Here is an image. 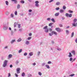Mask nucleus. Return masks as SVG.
<instances>
[{
    "label": "nucleus",
    "instance_id": "72a5a7b5",
    "mask_svg": "<svg viewBox=\"0 0 77 77\" xmlns=\"http://www.w3.org/2000/svg\"><path fill=\"white\" fill-rule=\"evenodd\" d=\"M60 5L59 2H56V5Z\"/></svg>",
    "mask_w": 77,
    "mask_h": 77
},
{
    "label": "nucleus",
    "instance_id": "6e6d98bb",
    "mask_svg": "<svg viewBox=\"0 0 77 77\" xmlns=\"http://www.w3.org/2000/svg\"><path fill=\"white\" fill-rule=\"evenodd\" d=\"M19 63V61L18 60L16 62V63L17 65L18 63Z\"/></svg>",
    "mask_w": 77,
    "mask_h": 77
},
{
    "label": "nucleus",
    "instance_id": "a878e982",
    "mask_svg": "<svg viewBox=\"0 0 77 77\" xmlns=\"http://www.w3.org/2000/svg\"><path fill=\"white\" fill-rule=\"evenodd\" d=\"M66 34H67V35H68V34L69 33V31H68V30H66Z\"/></svg>",
    "mask_w": 77,
    "mask_h": 77
},
{
    "label": "nucleus",
    "instance_id": "13d9d810",
    "mask_svg": "<svg viewBox=\"0 0 77 77\" xmlns=\"http://www.w3.org/2000/svg\"><path fill=\"white\" fill-rule=\"evenodd\" d=\"M48 64H51V62L49 61L48 62Z\"/></svg>",
    "mask_w": 77,
    "mask_h": 77
},
{
    "label": "nucleus",
    "instance_id": "603ef678",
    "mask_svg": "<svg viewBox=\"0 0 77 77\" xmlns=\"http://www.w3.org/2000/svg\"><path fill=\"white\" fill-rule=\"evenodd\" d=\"M11 35L12 36L13 35H14V32H13V31H11Z\"/></svg>",
    "mask_w": 77,
    "mask_h": 77
},
{
    "label": "nucleus",
    "instance_id": "338daca9",
    "mask_svg": "<svg viewBox=\"0 0 77 77\" xmlns=\"http://www.w3.org/2000/svg\"><path fill=\"white\" fill-rule=\"evenodd\" d=\"M32 33H29V36H32Z\"/></svg>",
    "mask_w": 77,
    "mask_h": 77
},
{
    "label": "nucleus",
    "instance_id": "1a4fd4ad",
    "mask_svg": "<svg viewBox=\"0 0 77 77\" xmlns=\"http://www.w3.org/2000/svg\"><path fill=\"white\" fill-rule=\"evenodd\" d=\"M60 13L59 12H58L57 13H56L54 15L55 17H57V16H59V14Z\"/></svg>",
    "mask_w": 77,
    "mask_h": 77
},
{
    "label": "nucleus",
    "instance_id": "9b49d317",
    "mask_svg": "<svg viewBox=\"0 0 77 77\" xmlns=\"http://www.w3.org/2000/svg\"><path fill=\"white\" fill-rule=\"evenodd\" d=\"M21 40H22V39H21V38H18V39L17 40V41L18 42H21Z\"/></svg>",
    "mask_w": 77,
    "mask_h": 77
},
{
    "label": "nucleus",
    "instance_id": "bf43d9fd",
    "mask_svg": "<svg viewBox=\"0 0 77 77\" xmlns=\"http://www.w3.org/2000/svg\"><path fill=\"white\" fill-rule=\"evenodd\" d=\"M59 26L60 27H63V25H62V24H60L59 25Z\"/></svg>",
    "mask_w": 77,
    "mask_h": 77
},
{
    "label": "nucleus",
    "instance_id": "de8ad7c7",
    "mask_svg": "<svg viewBox=\"0 0 77 77\" xmlns=\"http://www.w3.org/2000/svg\"><path fill=\"white\" fill-rule=\"evenodd\" d=\"M18 28H20L21 27V24H18Z\"/></svg>",
    "mask_w": 77,
    "mask_h": 77
},
{
    "label": "nucleus",
    "instance_id": "dca6fc26",
    "mask_svg": "<svg viewBox=\"0 0 77 77\" xmlns=\"http://www.w3.org/2000/svg\"><path fill=\"white\" fill-rule=\"evenodd\" d=\"M47 28H48V26H44L43 28V29L44 30H46V29H47Z\"/></svg>",
    "mask_w": 77,
    "mask_h": 77
},
{
    "label": "nucleus",
    "instance_id": "9d476101",
    "mask_svg": "<svg viewBox=\"0 0 77 77\" xmlns=\"http://www.w3.org/2000/svg\"><path fill=\"white\" fill-rule=\"evenodd\" d=\"M51 33H52V34H54L55 35H57V32H55V31H53L51 32Z\"/></svg>",
    "mask_w": 77,
    "mask_h": 77
},
{
    "label": "nucleus",
    "instance_id": "4d7b16f0",
    "mask_svg": "<svg viewBox=\"0 0 77 77\" xmlns=\"http://www.w3.org/2000/svg\"><path fill=\"white\" fill-rule=\"evenodd\" d=\"M21 3L23 4V3H24V1H21Z\"/></svg>",
    "mask_w": 77,
    "mask_h": 77
},
{
    "label": "nucleus",
    "instance_id": "2eb2a0df",
    "mask_svg": "<svg viewBox=\"0 0 77 77\" xmlns=\"http://www.w3.org/2000/svg\"><path fill=\"white\" fill-rule=\"evenodd\" d=\"M29 55L30 56H32L33 55V52H30L29 54Z\"/></svg>",
    "mask_w": 77,
    "mask_h": 77
},
{
    "label": "nucleus",
    "instance_id": "b1692460",
    "mask_svg": "<svg viewBox=\"0 0 77 77\" xmlns=\"http://www.w3.org/2000/svg\"><path fill=\"white\" fill-rule=\"evenodd\" d=\"M5 3H6V5H7V6H8V5H9V2H8V1H6Z\"/></svg>",
    "mask_w": 77,
    "mask_h": 77
},
{
    "label": "nucleus",
    "instance_id": "f03ea898",
    "mask_svg": "<svg viewBox=\"0 0 77 77\" xmlns=\"http://www.w3.org/2000/svg\"><path fill=\"white\" fill-rule=\"evenodd\" d=\"M8 28V26H6V25H3V29L4 30H7Z\"/></svg>",
    "mask_w": 77,
    "mask_h": 77
},
{
    "label": "nucleus",
    "instance_id": "774afa93",
    "mask_svg": "<svg viewBox=\"0 0 77 77\" xmlns=\"http://www.w3.org/2000/svg\"><path fill=\"white\" fill-rule=\"evenodd\" d=\"M10 68H12L13 67V66L11 64L10 65Z\"/></svg>",
    "mask_w": 77,
    "mask_h": 77
},
{
    "label": "nucleus",
    "instance_id": "e433bc0d",
    "mask_svg": "<svg viewBox=\"0 0 77 77\" xmlns=\"http://www.w3.org/2000/svg\"><path fill=\"white\" fill-rule=\"evenodd\" d=\"M60 9V8H59V7H57L55 9L56 10V11H58V10H59Z\"/></svg>",
    "mask_w": 77,
    "mask_h": 77
},
{
    "label": "nucleus",
    "instance_id": "c756f323",
    "mask_svg": "<svg viewBox=\"0 0 77 77\" xmlns=\"http://www.w3.org/2000/svg\"><path fill=\"white\" fill-rule=\"evenodd\" d=\"M71 52L72 53V54H73V55H75V51H72Z\"/></svg>",
    "mask_w": 77,
    "mask_h": 77
},
{
    "label": "nucleus",
    "instance_id": "f3484780",
    "mask_svg": "<svg viewBox=\"0 0 77 77\" xmlns=\"http://www.w3.org/2000/svg\"><path fill=\"white\" fill-rule=\"evenodd\" d=\"M64 12V10H63L61 9L60 11V13H63Z\"/></svg>",
    "mask_w": 77,
    "mask_h": 77
},
{
    "label": "nucleus",
    "instance_id": "393cba45",
    "mask_svg": "<svg viewBox=\"0 0 77 77\" xmlns=\"http://www.w3.org/2000/svg\"><path fill=\"white\" fill-rule=\"evenodd\" d=\"M51 21H53V23H55V20H54V19L53 18H52L51 19Z\"/></svg>",
    "mask_w": 77,
    "mask_h": 77
},
{
    "label": "nucleus",
    "instance_id": "473e14b6",
    "mask_svg": "<svg viewBox=\"0 0 77 77\" xmlns=\"http://www.w3.org/2000/svg\"><path fill=\"white\" fill-rule=\"evenodd\" d=\"M51 43L52 45H53V44H54V43H55L54 41H53V40H52Z\"/></svg>",
    "mask_w": 77,
    "mask_h": 77
},
{
    "label": "nucleus",
    "instance_id": "ea45409f",
    "mask_svg": "<svg viewBox=\"0 0 77 77\" xmlns=\"http://www.w3.org/2000/svg\"><path fill=\"white\" fill-rule=\"evenodd\" d=\"M31 38H32V37H29L27 39L28 40H30V39H31Z\"/></svg>",
    "mask_w": 77,
    "mask_h": 77
},
{
    "label": "nucleus",
    "instance_id": "f257e3e1",
    "mask_svg": "<svg viewBox=\"0 0 77 77\" xmlns=\"http://www.w3.org/2000/svg\"><path fill=\"white\" fill-rule=\"evenodd\" d=\"M8 62V60H5L4 61L3 64L2 65V66L4 67H6V66H7Z\"/></svg>",
    "mask_w": 77,
    "mask_h": 77
},
{
    "label": "nucleus",
    "instance_id": "aec40b11",
    "mask_svg": "<svg viewBox=\"0 0 77 77\" xmlns=\"http://www.w3.org/2000/svg\"><path fill=\"white\" fill-rule=\"evenodd\" d=\"M72 26H74V27H76L77 26V25H76L75 23H74L72 24Z\"/></svg>",
    "mask_w": 77,
    "mask_h": 77
},
{
    "label": "nucleus",
    "instance_id": "a18cd8bd",
    "mask_svg": "<svg viewBox=\"0 0 77 77\" xmlns=\"http://www.w3.org/2000/svg\"><path fill=\"white\" fill-rule=\"evenodd\" d=\"M69 13H73V11L71 10H69Z\"/></svg>",
    "mask_w": 77,
    "mask_h": 77
},
{
    "label": "nucleus",
    "instance_id": "37998d69",
    "mask_svg": "<svg viewBox=\"0 0 77 77\" xmlns=\"http://www.w3.org/2000/svg\"><path fill=\"white\" fill-rule=\"evenodd\" d=\"M14 14L15 15H17V11H16L14 12Z\"/></svg>",
    "mask_w": 77,
    "mask_h": 77
},
{
    "label": "nucleus",
    "instance_id": "09e8293b",
    "mask_svg": "<svg viewBox=\"0 0 77 77\" xmlns=\"http://www.w3.org/2000/svg\"><path fill=\"white\" fill-rule=\"evenodd\" d=\"M41 53V52L40 51H38L37 53V54H38V56H39V54H40Z\"/></svg>",
    "mask_w": 77,
    "mask_h": 77
},
{
    "label": "nucleus",
    "instance_id": "4c0bfd02",
    "mask_svg": "<svg viewBox=\"0 0 77 77\" xmlns=\"http://www.w3.org/2000/svg\"><path fill=\"white\" fill-rule=\"evenodd\" d=\"M12 55L11 54H10L9 55L8 57L11 58V57H12Z\"/></svg>",
    "mask_w": 77,
    "mask_h": 77
},
{
    "label": "nucleus",
    "instance_id": "a19ab883",
    "mask_svg": "<svg viewBox=\"0 0 77 77\" xmlns=\"http://www.w3.org/2000/svg\"><path fill=\"white\" fill-rule=\"evenodd\" d=\"M16 24L17 23H16V22H15L14 25V27H17Z\"/></svg>",
    "mask_w": 77,
    "mask_h": 77
},
{
    "label": "nucleus",
    "instance_id": "ddd939ff",
    "mask_svg": "<svg viewBox=\"0 0 77 77\" xmlns=\"http://www.w3.org/2000/svg\"><path fill=\"white\" fill-rule=\"evenodd\" d=\"M45 67L47 69H50V66L48 65H45Z\"/></svg>",
    "mask_w": 77,
    "mask_h": 77
},
{
    "label": "nucleus",
    "instance_id": "0e129e2a",
    "mask_svg": "<svg viewBox=\"0 0 77 77\" xmlns=\"http://www.w3.org/2000/svg\"><path fill=\"white\" fill-rule=\"evenodd\" d=\"M36 63H32V65H33V66H35V65H36Z\"/></svg>",
    "mask_w": 77,
    "mask_h": 77
},
{
    "label": "nucleus",
    "instance_id": "6e6552de",
    "mask_svg": "<svg viewBox=\"0 0 77 77\" xmlns=\"http://www.w3.org/2000/svg\"><path fill=\"white\" fill-rule=\"evenodd\" d=\"M27 77H32V75L30 73H28L27 74Z\"/></svg>",
    "mask_w": 77,
    "mask_h": 77
},
{
    "label": "nucleus",
    "instance_id": "5fc2aeb1",
    "mask_svg": "<svg viewBox=\"0 0 77 77\" xmlns=\"http://www.w3.org/2000/svg\"><path fill=\"white\" fill-rule=\"evenodd\" d=\"M24 56H27V53L26 52H25L24 54Z\"/></svg>",
    "mask_w": 77,
    "mask_h": 77
},
{
    "label": "nucleus",
    "instance_id": "864d4df0",
    "mask_svg": "<svg viewBox=\"0 0 77 77\" xmlns=\"http://www.w3.org/2000/svg\"><path fill=\"white\" fill-rule=\"evenodd\" d=\"M47 20V21H50V20H51V19L50 18H48Z\"/></svg>",
    "mask_w": 77,
    "mask_h": 77
},
{
    "label": "nucleus",
    "instance_id": "3c124183",
    "mask_svg": "<svg viewBox=\"0 0 77 77\" xmlns=\"http://www.w3.org/2000/svg\"><path fill=\"white\" fill-rule=\"evenodd\" d=\"M48 30L49 31V32H51V31H52V29L49 28L48 29Z\"/></svg>",
    "mask_w": 77,
    "mask_h": 77
},
{
    "label": "nucleus",
    "instance_id": "49530a36",
    "mask_svg": "<svg viewBox=\"0 0 77 77\" xmlns=\"http://www.w3.org/2000/svg\"><path fill=\"white\" fill-rule=\"evenodd\" d=\"M69 60H70V61H72V57H71L70 58Z\"/></svg>",
    "mask_w": 77,
    "mask_h": 77
},
{
    "label": "nucleus",
    "instance_id": "680f3d73",
    "mask_svg": "<svg viewBox=\"0 0 77 77\" xmlns=\"http://www.w3.org/2000/svg\"><path fill=\"white\" fill-rule=\"evenodd\" d=\"M11 16L12 18H13V17H14V15L13 14H11Z\"/></svg>",
    "mask_w": 77,
    "mask_h": 77
},
{
    "label": "nucleus",
    "instance_id": "052dcab7",
    "mask_svg": "<svg viewBox=\"0 0 77 77\" xmlns=\"http://www.w3.org/2000/svg\"><path fill=\"white\" fill-rule=\"evenodd\" d=\"M8 77H11V73H8Z\"/></svg>",
    "mask_w": 77,
    "mask_h": 77
},
{
    "label": "nucleus",
    "instance_id": "4be33fe9",
    "mask_svg": "<svg viewBox=\"0 0 77 77\" xmlns=\"http://www.w3.org/2000/svg\"><path fill=\"white\" fill-rule=\"evenodd\" d=\"M23 51V49H20L18 51V53H21L22 51Z\"/></svg>",
    "mask_w": 77,
    "mask_h": 77
},
{
    "label": "nucleus",
    "instance_id": "58836bf2",
    "mask_svg": "<svg viewBox=\"0 0 77 77\" xmlns=\"http://www.w3.org/2000/svg\"><path fill=\"white\" fill-rule=\"evenodd\" d=\"M66 16L68 17H69V14L68 13H66Z\"/></svg>",
    "mask_w": 77,
    "mask_h": 77
},
{
    "label": "nucleus",
    "instance_id": "f704fd0d",
    "mask_svg": "<svg viewBox=\"0 0 77 77\" xmlns=\"http://www.w3.org/2000/svg\"><path fill=\"white\" fill-rule=\"evenodd\" d=\"M57 50H58V51H61V50H62V49H61V48H57Z\"/></svg>",
    "mask_w": 77,
    "mask_h": 77
},
{
    "label": "nucleus",
    "instance_id": "0eeeda50",
    "mask_svg": "<svg viewBox=\"0 0 77 77\" xmlns=\"http://www.w3.org/2000/svg\"><path fill=\"white\" fill-rule=\"evenodd\" d=\"M16 42V40L15 39H13L11 42V44H14V42Z\"/></svg>",
    "mask_w": 77,
    "mask_h": 77
},
{
    "label": "nucleus",
    "instance_id": "412c9836",
    "mask_svg": "<svg viewBox=\"0 0 77 77\" xmlns=\"http://www.w3.org/2000/svg\"><path fill=\"white\" fill-rule=\"evenodd\" d=\"M45 33H48V29H45Z\"/></svg>",
    "mask_w": 77,
    "mask_h": 77
},
{
    "label": "nucleus",
    "instance_id": "79ce46f5",
    "mask_svg": "<svg viewBox=\"0 0 77 77\" xmlns=\"http://www.w3.org/2000/svg\"><path fill=\"white\" fill-rule=\"evenodd\" d=\"M69 17H72V14H70L69 15Z\"/></svg>",
    "mask_w": 77,
    "mask_h": 77
},
{
    "label": "nucleus",
    "instance_id": "f8f14e48",
    "mask_svg": "<svg viewBox=\"0 0 77 77\" xmlns=\"http://www.w3.org/2000/svg\"><path fill=\"white\" fill-rule=\"evenodd\" d=\"M25 44L26 45H29V41H26L25 43Z\"/></svg>",
    "mask_w": 77,
    "mask_h": 77
},
{
    "label": "nucleus",
    "instance_id": "c85d7f7f",
    "mask_svg": "<svg viewBox=\"0 0 77 77\" xmlns=\"http://www.w3.org/2000/svg\"><path fill=\"white\" fill-rule=\"evenodd\" d=\"M38 75H39L41 76V75H42V73H41L40 72H38Z\"/></svg>",
    "mask_w": 77,
    "mask_h": 77
},
{
    "label": "nucleus",
    "instance_id": "c9c22d12",
    "mask_svg": "<svg viewBox=\"0 0 77 77\" xmlns=\"http://www.w3.org/2000/svg\"><path fill=\"white\" fill-rule=\"evenodd\" d=\"M9 14V13L8 11H7L5 13L6 15H8Z\"/></svg>",
    "mask_w": 77,
    "mask_h": 77
},
{
    "label": "nucleus",
    "instance_id": "7c9ffc66",
    "mask_svg": "<svg viewBox=\"0 0 77 77\" xmlns=\"http://www.w3.org/2000/svg\"><path fill=\"white\" fill-rule=\"evenodd\" d=\"M77 19H75L73 20V22L74 23H76V21H77Z\"/></svg>",
    "mask_w": 77,
    "mask_h": 77
},
{
    "label": "nucleus",
    "instance_id": "bb28decb",
    "mask_svg": "<svg viewBox=\"0 0 77 77\" xmlns=\"http://www.w3.org/2000/svg\"><path fill=\"white\" fill-rule=\"evenodd\" d=\"M17 9H20V5L19 4H18L17 5Z\"/></svg>",
    "mask_w": 77,
    "mask_h": 77
},
{
    "label": "nucleus",
    "instance_id": "4468645a",
    "mask_svg": "<svg viewBox=\"0 0 77 77\" xmlns=\"http://www.w3.org/2000/svg\"><path fill=\"white\" fill-rule=\"evenodd\" d=\"M69 55L68 56V57H71L72 56V54H71V52H69Z\"/></svg>",
    "mask_w": 77,
    "mask_h": 77
},
{
    "label": "nucleus",
    "instance_id": "39448f33",
    "mask_svg": "<svg viewBox=\"0 0 77 77\" xmlns=\"http://www.w3.org/2000/svg\"><path fill=\"white\" fill-rule=\"evenodd\" d=\"M20 68H17V74H20Z\"/></svg>",
    "mask_w": 77,
    "mask_h": 77
},
{
    "label": "nucleus",
    "instance_id": "cd10ccee",
    "mask_svg": "<svg viewBox=\"0 0 77 77\" xmlns=\"http://www.w3.org/2000/svg\"><path fill=\"white\" fill-rule=\"evenodd\" d=\"M75 75V74H72L69 75V76H70V77H73V76H74V75Z\"/></svg>",
    "mask_w": 77,
    "mask_h": 77
},
{
    "label": "nucleus",
    "instance_id": "8fccbe9b",
    "mask_svg": "<svg viewBox=\"0 0 77 77\" xmlns=\"http://www.w3.org/2000/svg\"><path fill=\"white\" fill-rule=\"evenodd\" d=\"M53 35V34L52 33V32H51V33H49V36H52Z\"/></svg>",
    "mask_w": 77,
    "mask_h": 77
},
{
    "label": "nucleus",
    "instance_id": "6ab92c4d",
    "mask_svg": "<svg viewBox=\"0 0 77 77\" xmlns=\"http://www.w3.org/2000/svg\"><path fill=\"white\" fill-rule=\"evenodd\" d=\"M21 75L22 77H24L25 76V73L23 72L22 73Z\"/></svg>",
    "mask_w": 77,
    "mask_h": 77
},
{
    "label": "nucleus",
    "instance_id": "7ed1b4c3",
    "mask_svg": "<svg viewBox=\"0 0 77 77\" xmlns=\"http://www.w3.org/2000/svg\"><path fill=\"white\" fill-rule=\"evenodd\" d=\"M35 6L36 7H38L39 6V1H36L35 2Z\"/></svg>",
    "mask_w": 77,
    "mask_h": 77
},
{
    "label": "nucleus",
    "instance_id": "69168bd1",
    "mask_svg": "<svg viewBox=\"0 0 77 77\" xmlns=\"http://www.w3.org/2000/svg\"><path fill=\"white\" fill-rule=\"evenodd\" d=\"M15 75L16 77H18V75L17 73H15Z\"/></svg>",
    "mask_w": 77,
    "mask_h": 77
},
{
    "label": "nucleus",
    "instance_id": "a211bd4d",
    "mask_svg": "<svg viewBox=\"0 0 77 77\" xmlns=\"http://www.w3.org/2000/svg\"><path fill=\"white\" fill-rule=\"evenodd\" d=\"M8 49V46H7L4 47V50H6V49Z\"/></svg>",
    "mask_w": 77,
    "mask_h": 77
},
{
    "label": "nucleus",
    "instance_id": "20e7f679",
    "mask_svg": "<svg viewBox=\"0 0 77 77\" xmlns=\"http://www.w3.org/2000/svg\"><path fill=\"white\" fill-rule=\"evenodd\" d=\"M55 30L58 32H61V29L59 28H55Z\"/></svg>",
    "mask_w": 77,
    "mask_h": 77
},
{
    "label": "nucleus",
    "instance_id": "5701e85b",
    "mask_svg": "<svg viewBox=\"0 0 77 77\" xmlns=\"http://www.w3.org/2000/svg\"><path fill=\"white\" fill-rule=\"evenodd\" d=\"M74 33L73 32H72V33L71 34V37L72 38V37L74 36Z\"/></svg>",
    "mask_w": 77,
    "mask_h": 77
},
{
    "label": "nucleus",
    "instance_id": "2f4dec72",
    "mask_svg": "<svg viewBox=\"0 0 77 77\" xmlns=\"http://www.w3.org/2000/svg\"><path fill=\"white\" fill-rule=\"evenodd\" d=\"M63 9L64 10L66 9V6L65 5L63 6Z\"/></svg>",
    "mask_w": 77,
    "mask_h": 77
},
{
    "label": "nucleus",
    "instance_id": "c03bdc74",
    "mask_svg": "<svg viewBox=\"0 0 77 77\" xmlns=\"http://www.w3.org/2000/svg\"><path fill=\"white\" fill-rule=\"evenodd\" d=\"M45 63H43L42 64V66H45Z\"/></svg>",
    "mask_w": 77,
    "mask_h": 77
},
{
    "label": "nucleus",
    "instance_id": "423d86ee",
    "mask_svg": "<svg viewBox=\"0 0 77 77\" xmlns=\"http://www.w3.org/2000/svg\"><path fill=\"white\" fill-rule=\"evenodd\" d=\"M53 23H51L49 24V26H50L51 27V28H53V26L52 25L53 24Z\"/></svg>",
    "mask_w": 77,
    "mask_h": 77
},
{
    "label": "nucleus",
    "instance_id": "e2e57ef3",
    "mask_svg": "<svg viewBox=\"0 0 77 77\" xmlns=\"http://www.w3.org/2000/svg\"><path fill=\"white\" fill-rule=\"evenodd\" d=\"M54 0H51L50 1H49V3H51V2H53Z\"/></svg>",
    "mask_w": 77,
    "mask_h": 77
}]
</instances>
